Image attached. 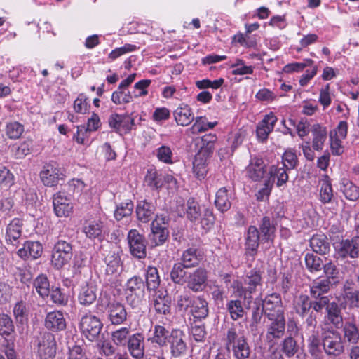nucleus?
<instances>
[{
  "instance_id": "obj_1",
  "label": "nucleus",
  "mask_w": 359,
  "mask_h": 359,
  "mask_svg": "<svg viewBox=\"0 0 359 359\" xmlns=\"http://www.w3.org/2000/svg\"><path fill=\"white\" fill-rule=\"evenodd\" d=\"M276 227L272 224L269 217H264L259 224V228L250 226L245 235V253L250 256L257 254L259 243L273 242Z\"/></svg>"
},
{
  "instance_id": "obj_2",
  "label": "nucleus",
  "mask_w": 359,
  "mask_h": 359,
  "mask_svg": "<svg viewBox=\"0 0 359 359\" xmlns=\"http://www.w3.org/2000/svg\"><path fill=\"white\" fill-rule=\"evenodd\" d=\"M262 287L261 273L256 269H253L246 273L243 283L237 281L234 283L233 285L237 295L247 300L248 303L252 299V294L257 292Z\"/></svg>"
},
{
  "instance_id": "obj_3",
  "label": "nucleus",
  "mask_w": 359,
  "mask_h": 359,
  "mask_svg": "<svg viewBox=\"0 0 359 359\" xmlns=\"http://www.w3.org/2000/svg\"><path fill=\"white\" fill-rule=\"evenodd\" d=\"M123 290L127 303L133 308L139 307L145 297V285L142 278L137 276L131 277L127 280Z\"/></svg>"
},
{
  "instance_id": "obj_4",
  "label": "nucleus",
  "mask_w": 359,
  "mask_h": 359,
  "mask_svg": "<svg viewBox=\"0 0 359 359\" xmlns=\"http://www.w3.org/2000/svg\"><path fill=\"white\" fill-rule=\"evenodd\" d=\"M322 346L328 355L339 356L344 351L341 334L331 327H322Z\"/></svg>"
},
{
  "instance_id": "obj_5",
  "label": "nucleus",
  "mask_w": 359,
  "mask_h": 359,
  "mask_svg": "<svg viewBox=\"0 0 359 359\" xmlns=\"http://www.w3.org/2000/svg\"><path fill=\"white\" fill-rule=\"evenodd\" d=\"M287 170L283 166L272 165L269 172L270 177L265 181L264 187L259 191L257 199L262 200L264 196H269L276 180L278 187L286 184L288 180Z\"/></svg>"
},
{
  "instance_id": "obj_6",
  "label": "nucleus",
  "mask_w": 359,
  "mask_h": 359,
  "mask_svg": "<svg viewBox=\"0 0 359 359\" xmlns=\"http://www.w3.org/2000/svg\"><path fill=\"white\" fill-rule=\"evenodd\" d=\"M72 245L63 240H59L54 245L51 263L55 268L59 269L67 264L72 257Z\"/></svg>"
},
{
  "instance_id": "obj_7",
  "label": "nucleus",
  "mask_w": 359,
  "mask_h": 359,
  "mask_svg": "<svg viewBox=\"0 0 359 359\" xmlns=\"http://www.w3.org/2000/svg\"><path fill=\"white\" fill-rule=\"evenodd\" d=\"M102 327L103 324L100 318L91 313L84 315L81 318L79 324V327L83 334L91 341L97 339Z\"/></svg>"
},
{
  "instance_id": "obj_8",
  "label": "nucleus",
  "mask_w": 359,
  "mask_h": 359,
  "mask_svg": "<svg viewBox=\"0 0 359 359\" xmlns=\"http://www.w3.org/2000/svg\"><path fill=\"white\" fill-rule=\"evenodd\" d=\"M127 240L130 252L133 257L138 259L146 257L147 241L142 234L137 229H131L128 233Z\"/></svg>"
},
{
  "instance_id": "obj_9",
  "label": "nucleus",
  "mask_w": 359,
  "mask_h": 359,
  "mask_svg": "<svg viewBox=\"0 0 359 359\" xmlns=\"http://www.w3.org/2000/svg\"><path fill=\"white\" fill-rule=\"evenodd\" d=\"M65 177L64 170L56 162L46 164L40 172V177L45 186L56 185Z\"/></svg>"
},
{
  "instance_id": "obj_10",
  "label": "nucleus",
  "mask_w": 359,
  "mask_h": 359,
  "mask_svg": "<svg viewBox=\"0 0 359 359\" xmlns=\"http://www.w3.org/2000/svg\"><path fill=\"white\" fill-rule=\"evenodd\" d=\"M208 278V272L203 267H198L190 272L186 285L189 290L194 292L203 291Z\"/></svg>"
},
{
  "instance_id": "obj_11",
  "label": "nucleus",
  "mask_w": 359,
  "mask_h": 359,
  "mask_svg": "<svg viewBox=\"0 0 359 359\" xmlns=\"http://www.w3.org/2000/svg\"><path fill=\"white\" fill-rule=\"evenodd\" d=\"M270 321L266 326V339L272 342L282 338L285 332V317L283 316L267 318Z\"/></svg>"
},
{
  "instance_id": "obj_12",
  "label": "nucleus",
  "mask_w": 359,
  "mask_h": 359,
  "mask_svg": "<svg viewBox=\"0 0 359 359\" xmlns=\"http://www.w3.org/2000/svg\"><path fill=\"white\" fill-rule=\"evenodd\" d=\"M185 335L180 330H173L168 342L170 344V353L174 358L184 357L187 351V346L184 341Z\"/></svg>"
},
{
  "instance_id": "obj_13",
  "label": "nucleus",
  "mask_w": 359,
  "mask_h": 359,
  "mask_svg": "<svg viewBox=\"0 0 359 359\" xmlns=\"http://www.w3.org/2000/svg\"><path fill=\"white\" fill-rule=\"evenodd\" d=\"M167 222V217L161 215H156L151 224L152 239L156 245H162L168 238Z\"/></svg>"
},
{
  "instance_id": "obj_14",
  "label": "nucleus",
  "mask_w": 359,
  "mask_h": 359,
  "mask_svg": "<svg viewBox=\"0 0 359 359\" xmlns=\"http://www.w3.org/2000/svg\"><path fill=\"white\" fill-rule=\"evenodd\" d=\"M53 203L55 213L57 217H68L73 211L72 200L63 191L54 194Z\"/></svg>"
},
{
  "instance_id": "obj_15",
  "label": "nucleus",
  "mask_w": 359,
  "mask_h": 359,
  "mask_svg": "<svg viewBox=\"0 0 359 359\" xmlns=\"http://www.w3.org/2000/svg\"><path fill=\"white\" fill-rule=\"evenodd\" d=\"M262 305L266 318L285 315L280 295L277 293L269 294L262 299Z\"/></svg>"
},
{
  "instance_id": "obj_16",
  "label": "nucleus",
  "mask_w": 359,
  "mask_h": 359,
  "mask_svg": "<svg viewBox=\"0 0 359 359\" xmlns=\"http://www.w3.org/2000/svg\"><path fill=\"white\" fill-rule=\"evenodd\" d=\"M57 344L55 336L45 333L38 344V354L41 359H53L56 355Z\"/></svg>"
},
{
  "instance_id": "obj_17",
  "label": "nucleus",
  "mask_w": 359,
  "mask_h": 359,
  "mask_svg": "<svg viewBox=\"0 0 359 359\" xmlns=\"http://www.w3.org/2000/svg\"><path fill=\"white\" fill-rule=\"evenodd\" d=\"M246 177L253 182L261 181L266 173V167L262 158L251 157L245 168Z\"/></svg>"
},
{
  "instance_id": "obj_18",
  "label": "nucleus",
  "mask_w": 359,
  "mask_h": 359,
  "mask_svg": "<svg viewBox=\"0 0 359 359\" xmlns=\"http://www.w3.org/2000/svg\"><path fill=\"white\" fill-rule=\"evenodd\" d=\"M151 305L156 313L168 315L171 310V299L166 291L155 290L151 296Z\"/></svg>"
},
{
  "instance_id": "obj_19",
  "label": "nucleus",
  "mask_w": 359,
  "mask_h": 359,
  "mask_svg": "<svg viewBox=\"0 0 359 359\" xmlns=\"http://www.w3.org/2000/svg\"><path fill=\"white\" fill-rule=\"evenodd\" d=\"M23 222L19 218H14L6 228L5 240L7 244L17 246L22 238Z\"/></svg>"
},
{
  "instance_id": "obj_20",
  "label": "nucleus",
  "mask_w": 359,
  "mask_h": 359,
  "mask_svg": "<svg viewBox=\"0 0 359 359\" xmlns=\"http://www.w3.org/2000/svg\"><path fill=\"white\" fill-rule=\"evenodd\" d=\"M339 257L356 259L359 257V243L351 239H344L334 246Z\"/></svg>"
},
{
  "instance_id": "obj_21",
  "label": "nucleus",
  "mask_w": 359,
  "mask_h": 359,
  "mask_svg": "<svg viewBox=\"0 0 359 359\" xmlns=\"http://www.w3.org/2000/svg\"><path fill=\"white\" fill-rule=\"evenodd\" d=\"M45 327L51 332H58L64 330L67 326V322L64 314L60 311L48 312L44 319Z\"/></svg>"
},
{
  "instance_id": "obj_22",
  "label": "nucleus",
  "mask_w": 359,
  "mask_h": 359,
  "mask_svg": "<svg viewBox=\"0 0 359 359\" xmlns=\"http://www.w3.org/2000/svg\"><path fill=\"white\" fill-rule=\"evenodd\" d=\"M277 117L273 112L264 116V118L257 124L256 133L257 139L264 142L267 140L269 135L273 130Z\"/></svg>"
},
{
  "instance_id": "obj_23",
  "label": "nucleus",
  "mask_w": 359,
  "mask_h": 359,
  "mask_svg": "<svg viewBox=\"0 0 359 359\" xmlns=\"http://www.w3.org/2000/svg\"><path fill=\"white\" fill-rule=\"evenodd\" d=\"M324 321V325H321L320 327H328V324H332L337 329L343 326V318L341 309L337 302H331V304L326 310Z\"/></svg>"
},
{
  "instance_id": "obj_24",
  "label": "nucleus",
  "mask_w": 359,
  "mask_h": 359,
  "mask_svg": "<svg viewBox=\"0 0 359 359\" xmlns=\"http://www.w3.org/2000/svg\"><path fill=\"white\" fill-rule=\"evenodd\" d=\"M43 252V246L39 241H27L23 247L18 250V255L24 259H36L40 257Z\"/></svg>"
},
{
  "instance_id": "obj_25",
  "label": "nucleus",
  "mask_w": 359,
  "mask_h": 359,
  "mask_svg": "<svg viewBox=\"0 0 359 359\" xmlns=\"http://www.w3.org/2000/svg\"><path fill=\"white\" fill-rule=\"evenodd\" d=\"M128 349L130 355L137 359L142 358L144 354V337L141 333L130 336L127 341Z\"/></svg>"
},
{
  "instance_id": "obj_26",
  "label": "nucleus",
  "mask_w": 359,
  "mask_h": 359,
  "mask_svg": "<svg viewBox=\"0 0 359 359\" xmlns=\"http://www.w3.org/2000/svg\"><path fill=\"white\" fill-rule=\"evenodd\" d=\"M109 320L113 325L123 324L127 319L125 306L119 302H112L107 309Z\"/></svg>"
},
{
  "instance_id": "obj_27",
  "label": "nucleus",
  "mask_w": 359,
  "mask_h": 359,
  "mask_svg": "<svg viewBox=\"0 0 359 359\" xmlns=\"http://www.w3.org/2000/svg\"><path fill=\"white\" fill-rule=\"evenodd\" d=\"M232 199V191L226 187H222L216 192L215 205L219 211L226 212L231 207Z\"/></svg>"
},
{
  "instance_id": "obj_28",
  "label": "nucleus",
  "mask_w": 359,
  "mask_h": 359,
  "mask_svg": "<svg viewBox=\"0 0 359 359\" xmlns=\"http://www.w3.org/2000/svg\"><path fill=\"white\" fill-rule=\"evenodd\" d=\"M178 215L181 217L187 216L191 222H196L201 217L200 207L193 198H189L186 205L177 206Z\"/></svg>"
},
{
  "instance_id": "obj_29",
  "label": "nucleus",
  "mask_w": 359,
  "mask_h": 359,
  "mask_svg": "<svg viewBox=\"0 0 359 359\" xmlns=\"http://www.w3.org/2000/svg\"><path fill=\"white\" fill-rule=\"evenodd\" d=\"M174 118L179 126H189L194 119L191 107L184 103L180 104L173 112Z\"/></svg>"
},
{
  "instance_id": "obj_30",
  "label": "nucleus",
  "mask_w": 359,
  "mask_h": 359,
  "mask_svg": "<svg viewBox=\"0 0 359 359\" xmlns=\"http://www.w3.org/2000/svg\"><path fill=\"white\" fill-rule=\"evenodd\" d=\"M210 155L198 150L195 155L193 162L194 173L198 180L204 179L207 174V161L210 158Z\"/></svg>"
},
{
  "instance_id": "obj_31",
  "label": "nucleus",
  "mask_w": 359,
  "mask_h": 359,
  "mask_svg": "<svg viewBox=\"0 0 359 359\" xmlns=\"http://www.w3.org/2000/svg\"><path fill=\"white\" fill-rule=\"evenodd\" d=\"M96 291V286L93 283H86L81 286L79 293V303L86 306L92 304L97 298Z\"/></svg>"
},
{
  "instance_id": "obj_32",
  "label": "nucleus",
  "mask_w": 359,
  "mask_h": 359,
  "mask_svg": "<svg viewBox=\"0 0 359 359\" xmlns=\"http://www.w3.org/2000/svg\"><path fill=\"white\" fill-rule=\"evenodd\" d=\"M189 267L184 266L180 262L175 263L170 272L171 280L179 285H186L189 278V271L187 269Z\"/></svg>"
},
{
  "instance_id": "obj_33",
  "label": "nucleus",
  "mask_w": 359,
  "mask_h": 359,
  "mask_svg": "<svg viewBox=\"0 0 359 359\" xmlns=\"http://www.w3.org/2000/svg\"><path fill=\"white\" fill-rule=\"evenodd\" d=\"M190 313L196 320H201L205 318L208 315V302L201 297H194Z\"/></svg>"
},
{
  "instance_id": "obj_34",
  "label": "nucleus",
  "mask_w": 359,
  "mask_h": 359,
  "mask_svg": "<svg viewBox=\"0 0 359 359\" xmlns=\"http://www.w3.org/2000/svg\"><path fill=\"white\" fill-rule=\"evenodd\" d=\"M155 212V206L147 201H140L136 207L137 218L139 221L147 223L149 222Z\"/></svg>"
},
{
  "instance_id": "obj_35",
  "label": "nucleus",
  "mask_w": 359,
  "mask_h": 359,
  "mask_svg": "<svg viewBox=\"0 0 359 359\" xmlns=\"http://www.w3.org/2000/svg\"><path fill=\"white\" fill-rule=\"evenodd\" d=\"M201 255L198 253V250L194 248H189L183 251L181 257L180 264L189 268L198 266L201 262Z\"/></svg>"
},
{
  "instance_id": "obj_36",
  "label": "nucleus",
  "mask_w": 359,
  "mask_h": 359,
  "mask_svg": "<svg viewBox=\"0 0 359 359\" xmlns=\"http://www.w3.org/2000/svg\"><path fill=\"white\" fill-rule=\"evenodd\" d=\"M13 314L18 324L24 325L27 323L29 315V309L27 304L24 300L18 301L13 306Z\"/></svg>"
},
{
  "instance_id": "obj_37",
  "label": "nucleus",
  "mask_w": 359,
  "mask_h": 359,
  "mask_svg": "<svg viewBox=\"0 0 359 359\" xmlns=\"http://www.w3.org/2000/svg\"><path fill=\"white\" fill-rule=\"evenodd\" d=\"M103 224L100 220H87L84 222L82 231L90 239L98 238L102 236Z\"/></svg>"
},
{
  "instance_id": "obj_38",
  "label": "nucleus",
  "mask_w": 359,
  "mask_h": 359,
  "mask_svg": "<svg viewBox=\"0 0 359 359\" xmlns=\"http://www.w3.org/2000/svg\"><path fill=\"white\" fill-rule=\"evenodd\" d=\"M311 130L313 135L312 147L313 149L316 151L322 150L324 142L327 139L326 128L319 124H314Z\"/></svg>"
},
{
  "instance_id": "obj_39",
  "label": "nucleus",
  "mask_w": 359,
  "mask_h": 359,
  "mask_svg": "<svg viewBox=\"0 0 359 359\" xmlns=\"http://www.w3.org/2000/svg\"><path fill=\"white\" fill-rule=\"evenodd\" d=\"M310 247L313 252L325 255L330 250V243L324 234H317L310 239Z\"/></svg>"
},
{
  "instance_id": "obj_40",
  "label": "nucleus",
  "mask_w": 359,
  "mask_h": 359,
  "mask_svg": "<svg viewBox=\"0 0 359 359\" xmlns=\"http://www.w3.org/2000/svg\"><path fill=\"white\" fill-rule=\"evenodd\" d=\"M319 184L320 202L324 204L331 203L334 194L329 177L327 175H323L319 182Z\"/></svg>"
},
{
  "instance_id": "obj_41",
  "label": "nucleus",
  "mask_w": 359,
  "mask_h": 359,
  "mask_svg": "<svg viewBox=\"0 0 359 359\" xmlns=\"http://www.w3.org/2000/svg\"><path fill=\"white\" fill-rule=\"evenodd\" d=\"M144 184L151 189H158L164 184L163 176L155 168L148 169Z\"/></svg>"
},
{
  "instance_id": "obj_42",
  "label": "nucleus",
  "mask_w": 359,
  "mask_h": 359,
  "mask_svg": "<svg viewBox=\"0 0 359 359\" xmlns=\"http://www.w3.org/2000/svg\"><path fill=\"white\" fill-rule=\"evenodd\" d=\"M311 306L312 302L308 295L302 294L294 300V309L296 313L302 318L309 313Z\"/></svg>"
},
{
  "instance_id": "obj_43",
  "label": "nucleus",
  "mask_w": 359,
  "mask_h": 359,
  "mask_svg": "<svg viewBox=\"0 0 359 359\" xmlns=\"http://www.w3.org/2000/svg\"><path fill=\"white\" fill-rule=\"evenodd\" d=\"M245 338L243 333L239 332L236 327L232 326L229 327L224 337V343L226 349L231 350L232 347L238 344V342L243 341Z\"/></svg>"
},
{
  "instance_id": "obj_44",
  "label": "nucleus",
  "mask_w": 359,
  "mask_h": 359,
  "mask_svg": "<svg viewBox=\"0 0 359 359\" xmlns=\"http://www.w3.org/2000/svg\"><path fill=\"white\" fill-rule=\"evenodd\" d=\"M217 124V121L209 122L204 116H198L195 118L194 123L188 129L191 134L196 135L213 128Z\"/></svg>"
},
{
  "instance_id": "obj_45",
  "label": "nucleus",
  "mask_w": 359,
  "mask_h": 359,
  "mask_svg": "<svg viewBox=\"0 0 359 359\" xmlns=\"http://www.w3.org/2000/svg\"><path fill=\"white\" fill-rule=\"evenodd\" d=\"M331 281L328 279H323L314 281L310 287L311 297H325L324 294L330 290Z\"/></svg>"
},
{
  "instance_id": "obj_46",
  "label": "nucleus",
  "mask_w": 359,
  "mask_h": 359,
  "mask_svg": "<svg viewBox=\"0 0 359 359\" xmlns=\"http://www.w3.org/2000/svg\"><path fill=\"white\" fill-rule=\"evenodd\" d=\"M226 309L233 320L242 318L245 314L242 302L239 299L229 300L226 303Z\"/></svg>"
},
{
  "instance_id": "obj_47",
  "label": "nucleus",
  "mask_w": 359,
  "mask_h": 359,
  "mask_svg": "<svg viewBox=\"0 0 359 359\" xmlns=\"http://www.w3.org/2000/svg\"><path fill=\"white\" fill-rule=\"evenodd\" d=\"M34 287L37 293L42 297L45 298L50 294V283L46 275H39L34 281Z\"/></svg>"
},
{
  "instance_id": "obj_48",
  "label": "nucleus",
  "mask_w": 359,
  "mask_h": 359,
  "mask_svg": "<svg viewBox=\"0 0 359 359\" xmlns=\"http://www.w3.org/2000/svg\"><path fill=\"white\" fill-rule=\"evenodd\" d=\"M133 97L134 94L133 95L127 89L118 87L117 90L113 92L111 95V101L115 104H124L131 102Z\"/></svg>"
},
{
  "instance_id": "obj_49",
  "label": "nucleus",
  "mask_w": 359,
  "mask_h": 359,
  "mask_svg": "<svg viewBox=\"0 0 359 359\" xmlns=\"http://www.w3.org/2000/svg\"><path fill=\"white\" fill-rule=\"evenodd\" d=\"M160 277L156 267L148 266L146 272V284L147 289L156 290L160 285Z\"/></svg>"
},
{
  "instance_id": "obj_50",
  "label": "nucleus",
  "mask_w": 359,
  "mask_h": 359,
  "mask_svg": "<svg viewBox=\"0 0 359 359\" xmlns=\"http://www.w3.org/2000/svg\"><path fill=\"white\" fill-rule=\"evenodd\" d=\"M344 337L348 342L357 344L359 341V330L356 324L346 322L344 325Z\"/></svg>"
},
{
  "instance_id": "obj_51",
  "label": "nucleus",
  "mask_w": 359,
  "mask_h": 359,
  "mask_svg": "<svg viewBox=\"0 0 359 359\" xmlns=\"http://www.w3.org/2000/svg\"><path fill=\"white\" fill-rule=\"evenodd\" d=\"M322 346V336H320L319 332L313 330L308 338V348L309 353L313 355H317L320 352Z\"/></svg>"
},
{
  "instance_id": "obj_52",
  "label": "nucleus",
  "mask_w": 359,
  "mask_h": 359,
  "mask_svg": "<svg viewBox=\"0 0 359 359\" xmlns=\"http://www.w3.org/2000/svg\"><path fill=\"white\" fill-rule=\"evenodd\" d=\"M252 311L251 320L255 323H261L263 316L265 315V310L262 305V298L261 297H256L250 306Z\"/></svg>"
},
{
  "instance_id": "obj_53",
  "label": "nucleus",
  "mask_w": 359,
  "mask_h": 359,
  "mask_svg": "<svg viewBox=\"0 0 359 359\" xmlns=\"http://www.w3.org/2000/svg\"><path fill=\"white\" fill-rule=\"evenodd\" d=\"M14 330L15 327L11 316L6 313H0V335L8 337Z\"/></svg>"
},
{
  "instance_id": "obj_54",
  "label": "nucleus",
  "mask_w": 359,
  "mask_h": 359,
  "mask_svg": "<svg viewBox=\"0 0 359 359\" xmlns=\"http://www.w3.org/2000/svg\"><path fill=\"white\" fill-rule=\"evenodd\" d=\"M281 350L287 357L291 358L299 351V346L296 340L289 336L283 340Z\"/></svg>"
},
{
  "instance_id": "obj_55",
  "label": "nucleus",
  "mask_w": 359,
  "mask_h": 359,
  "mask_svg": "<svg viewBox=\"0 0 359 359\" xmlns=\"http://www.w3.org/2000/svg\"><path fill=\"white\" fill-rule=\"evenodd\" d=\"M231 350L232 351L233 357L236 359H247L250 355V348L246 338L241 342H238V344L232 347Z\"/></svg>"
},
{
  "instance_id": "obj_56",
  "label": "nucleus",
  "mask_w": 359,
  "mask_h": 359,
  "mask_svg": "<svg viewBox=\"0 0 359 359\" xmlns=\"http://www.w3.org/2000/svg\"><path fill=\"white\" fill-rule=\"evenodd\" d=\"M304 259L306 268L309 271L317 272L323 269V261L318 256L314 255L312 253H307L305 255Z\"/></svg>"
},
{
  "instance_id": "obj_57",
  "label": "nucleus",
  "mask_w": 359,
  "mask_h": 359,
  "mask_svg": "<svg viewBox=\"0 0 359 359\" xmlns=\"http://www.w3.org/2000/svg\"><path fill=\"white\" fill-rule=\"evenodd\" d=\"M176 307L180 312H185L189 308L191 307L193 302L194 297H191L187 292L179 294L175 299Z\"/></svg>"
},
{
  "instance_id": "obj_58",
  "label": "nucleus",
  "mask_w": 359,
  "mask_h": 359,
  "mask_svg": "<svg viewBox=\"0 0 359 359\" xmlns=\"http://www.w3.org/2000/svg\"><path fill=\"white\" fill-rule=\"evenodd\" d=\"M217 139V136L215 134L209 133L203 135L201 137V144L199 150L212 156Z\"/></svg>"
},
{
  "instance_id": "obj_59",
  "label": "nucleus",
  "mask_w": 359,
  "mask_h": 359,
  "mask_svg": "<svg viewBox=\"0 0 359 359\" xmlns=\"http://www.w3.org/2000/svg\"><path fill=\"white\" fill-rule=\"evenodd\" d=\"M169 338L168 331L161 325H155L152 342L158 344L161 346L166 344Z\"/></svg>"
},
{
  "instance_id": "obj_60",
  "label": "nucleus",
  "mask_w": 359,
  "mask_h": 359,
  "mask_svg": "<svg viewBox=\"0 0 359 359\" xmlns=\"http://www.w3.org/2000/svg\"><path fill=\"white\" fill-rule=\"evenodd\" d=\"M130 327H123L111 333V339L115 344L118 346H123L126 344L128 339L130 337Z\"/></svg>"
},
{
  "instance_id": "obj_61",
  "label": "nucleus",
  "mask_w": 359,
  "mask_h": 359,
  "mask_svg": "<svg viewBox=\"0 0 359 359\" xmlns=\"http://www.w3.org/2000/svg\"><path fill=\"white\" fill-rule=\"evenodd\" d=\"M133 203L131 201L121 203L114 212V217L117 220L130 216L133 212Z\"/></svg>"
},
{
  "instance_id": "obj_62",
  "label": "nucleus",
  "mask_w": 359,
  "mask_h": 359,
  "mask_svg": "<svg viewBox=\"0 0 359 359\" xmlns=\"http://www.w3.org/2000/svg\"><path fill=\"white\" fill-rule=\"evenodd\" d=\"M283 166L288 170H291L297 165V156L293 150H286L282 157Z\"/></svg>"
},
{
  "instance_id": "obj_63",
  "label": "nucleus",
  "mask_w": 359,
  "mask_h": 359,
  "mask_svg": "<svg viewBox=\"0 0 359 359\" xmlns=\"http://www.w3.org/2000/svg\"><path fill=\"white\" fill-rule=\"evenodd\" d=\"M24 131V126L18 123H9L6 126V133L10 139L19 138Z\"/></svg>"
},
{
  "instance_id": "obj_64",
  "label": "nucleus",
  "mask_w": 359,
  "mask_h": 359,
  "mask_svg": "<svg viewBox=\"0 0 359 359\" xmlns=\"http://www.w3.org/2000/svg\"><path fill=\"white\" fill-rule=\"evenodd\" d=\"M342 191L348 200L354 201L359 198V188L351 182L344 184Z\"/></svg>"
}]
</instances>
